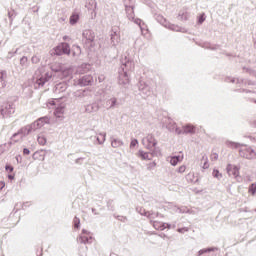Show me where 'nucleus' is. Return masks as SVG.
Masks as SVG:
<instances>
[{"label":"nucleus","mask_w":256,"mask_h":256,"mask_svg":"<svg viewBox=\"0 0 256 256\" xmlns=\"http://www.w3.org/2000/svg\"><path fill=\"white\" fill-rule=\"evenodd\" d=\"M71 53V48L67 43H61L56 48H54L53 55H69Z\"/></svg>","instance_id":"1"},{"label":"nucleus","mask_w":256,"mask_h":256,"mask_svg":"<svg viewBox=\"0 0 256 256\" xmlns=\"http://www.w3.org/2000/svg\"><path fill=\"white\" fill-rule=\"evenodd\" d=\"M94 240L95 239L93 238V235L91 234V232L87 230H82V233L77 238L78 243H84L85 245L86 243H93Z\"/></svg>","instance_id":"2"},{"label":"nucleus","mask_w":256,"mask_h":256,"mask_svg":"<svg viewBox=\"0 0 256 256\" xmlns=\"http://www.w3.org/2000/svg\"><path fill=\"white\" fill-rule=\"evenodd\" d=\"M142 143L146 149H153L155 145H157V140L151 134H148L145 138H143Z\"/></svg>","instance_id":"3"},{"label":"nucleus","mask_w":256,"mask_h":256,"mask_svg":"<svg viewBox=\"0 0 256 256\" xmlns=\"http://www.w3.org/2000/svg\"><path fill=\"white\" fill-rule=\"evenodd\" d=\"M227 171L229 175L233 177H239V167L229 164L227 166Z\"/></svg>","instance_id":"4"},{"label":"nucleus","mask_w":256,"mask_h":256,"mask_svg":"<svg viewBox=\"0 0 256 256\" xmlns=\"http://www.w3.org/2000/svg\"><path fill=\"white\" fill-rule=\"evenodd\" d=\"M176 133L181 135V133H191L193 131V126H184V127H176Z\"/></svg>","instance_id":"5"},{"label":"nucleus","mask_w":256,"mask_h":256,"mask_svg":"<svg viewBox=\"0 0 256 256\" xmlns=\"http://www.w3.org/2000/svg\"><path fill=\"white\" fill-rule=\"evenodd\" d=\"M153 227L157 231H164V229H167L168 225L163 223V222H160V221H154L153 222Z\"/></svg>","instance_id":"6"},{"label":"nucleus","mask_w":256,"mask_h":256,"mask_svg":"<svg viewBox=\"0 0 256 256\" xmlns=\"http://www.w3.org/2000/svg\"><path fill=\"white\" fill-rule=\"evenodd\" d=\"M83 35L86 37V39H88V41H95V33L92 31L86 30Z\"/></svg>","instance_id":"7"},{"label":"nucleus","mask_w":256,"mask_h":256,"mask_svg":"<svg viewBox=\"0 0 256 256\" xmlns=\"http://www.w3.org/2000/svg\"><path fill=\"white\" fill-rule=\"evenodd\" d=\"M181 161H183V155L181 156H174L170 158V163L175 166L177 165V163H181Z\"/></svg>","instance_id":"8"},{"label":"nucleus","mask_w":256,"mask_h":256,"mask_svg":"<svg viewBox=\"0 0 256 256\" xmlns=\"http://www.w3.org/2000/svg\"><path fill=\"white\" fill-rule=\"evenodd\" d=\"M93 78L91 76H85L82 78L81 84L84 86L91 85Z\"/></svg>","instance_id":"9"},{"label":"nucleus","mask_w":256,"mask_h":256,"mask_svg":"<svg viewBox=\"0 0 256 256\" xmlns=\"http://www.w3.org/2000/svg\"><path fill=\"white\" fill-rule=\"evenodd\" d=\"M65 113V109L63 107L56 108L54 115L55 117H63V114Z\"/></svg>","instance_id":"10"},{"label":"nucleus","mask_w":256,"mask_h":256,"mask_svg":"<svg viewBox=\"0 0 256 256\" xmlns=\"http://www.w3.org/2000/svg\"><path fill=\"white\" fill-rule=\"evenodd\" d=\"M79 21V14H73L70 17V23L71 25H75V23H77Z\"/></svg>","instance_id":"11"},{"label":"nucleus","mask_w":256,"mask_h":256,"mask_svg":"<svg viewBox=\"0 0 256 256\" xmlns=\"http://www.w3.org/2000/svg\"><path fill=\"white\" fill-rule=\"evenodd\" d=\"M74 229H79V225H81V220L78 217H75L73 220Z\"/></svg>","instance_id":"12"},{"label":"nucleus","mask_w":256,"mask_h":256,"mask_svg":"<svg viewBox=\"0 0 256 256\" xmlns=\"http://www.w3.org/2000/svg\"><path fill=\"white\" fill-rule=\"evenodd\" d=\"M248 193H251V195H255V193H256V184L255 183L250 185Z\"/></svg>","instance_id":"13"},{"label":"nucleus","mask_w":256,"mask_h":256,"mask_svg":"<svg viewBox=\"0 0 256 256\" xmlns=\"http://www.w3.org/2000/svg\"><path fill=\"white\" fill-rule=\"evenodd\" d=\"M139 155H140L141 159H143L144 161L147 160V159H150V158H149V153L140 151V152H139Z\"/></svg>","instance_id":"14"},{"label":"nucleus","mask_w":256,"mask_h":256,"mask_svg":"<svg viewBox=\"0 0 256 256\" xmlns=\"http://www.w3.org/2000/svg\"><path fill=\"white\" fill-rule=\"evenodd\" d=\"M210 159L212 161H217V159H219V154L217 152H212L210 155Z\"/></svg>","instance_id":"15"},{"label":"nucleus","mask_w":256,"mask_h":256,"mask_svg":"<svg viewBox=\"0 0 256 256\" xmlns=\"http://www.w3.org/2000/svg\"><path fill=\"white\" fill-rule=\"evenodd\" d=\"M38 143H39V145H45V143H47V139H45V137H43V136H39Z\"/></svg>","instance_id":"16"},{"label":"nucleus","mask_w":256,"mask_h":256,"mask_svg":"<svg viewBox=\"0 0 256 256\" xmlns=\"http://www.w3.org/2000/svg\"><path fill=\"white\" fill-rule=\"evenodd\" d=\"M205 21V14H200L198 17V23L201 25Z\"/></svg>","instance_id":"17"},{"label":"nucleus","mask_w":256,"mask_h":256,"mask_svg":"<svg viewBox=\"0 0 256 256\" xmlns=\"http://www.w3.org/2000/svg\"><path fill=\"white\" fill-rule=\"evenodd\" d=\"M210 251H213V249L201 250V251L199 252V256H204L205 253H209Z\"/></svg>","instance_id":"18"},{"label":"nucleus","mask_w":256,"mask_h":256,"mask_svg":"<svg viewBox=\"0 0 256 256\" xmlns=\"http://www.w3.org/2000/svg\"><path fill=\"white\" fill-rule=\"evenodd\" d=\"M186 169H187V167H185V166H180V167L178 168V173H185Z\"/></svg>","instance_id":"19"},{"label":"nucleus","mask_w":256,"mask_h":256,"mask_svg":"<svg viewBox=\"0 0 256 256\" xmlns=\"http://www.w3.org/2000/svg\"><path fill=\"white\" fill-rule=\"evenodd\" d=\"M89 5H93V6H94V9H97V1L91 0V1L89 2Z\"/></svg>","instance_id":"20"},{"label":"nucleus","mask_w":256,"mask_h":256,"mask_svg":"<svg viewBox=\"0 0 256 256\" xmlns=\"http://www.w3.org/2000/svg\"><path fill=\"white\" fill-rule=\"evenodd\" d=\"M4 188H5V182L0 181V191H3Z\"/></svg>","instance_id":"21"},{"label":"nucleus","mask_w":256,"mask_h":256,"mask_svg":"<svg viewBox=\"0 0 256 256\" xmlns=\"http://www.w3.org/2000/svg\"><path fill=\"white\" fill-rule=\"evenodd\" d=\"M137 143H138V141L134 139L131 141L130 146L135 147V145H137Z\"/></svg>","instance_id":"22"},{"label":"nucleus","mask_w":256,"mask_h":256,"mask_svg":"<svg viewBox=\"0 0 256 256\" xmlns=\"http://www.w3.org/2000/svg\"><path fill=\"white\" fill-rule=\"evenodd\" d=\"M213 175L216 177H221V174H219V170H214Z\"/></svg>","instance_id":"23"},{"label":"nucleus","mask_w":256,"mask_h":256,"mask_svg":"<svg viewBox=\"0 0 256 256\" xmlns=\"http://www.w3.org/2000/svg\"><path fill=\"white\" fill-rule=\"evenodd\" d=\"M23 153H24V155H29V153H31V151H29V149H27V148H24Z\"/></svg>","instance_id":"24"},{"label":"nucleus","mask_w":256,"mask_h":256,"mask_svg":"<svg viewBox=\"0 0 256 256\" xmlns=\"http://www.w3.org/2000/svg\"><path fill=\"white\" fill-rule=\"evenodd\" d=\"M8 179H9L10 181H13V179H15V175L9 174V175H8Z\"/></svg>","instance_id":"25"},{"label":"nucleus","mask_w":256,"mask_h":256,"mask_svg":"<svg viewBox=\"0 0 256 256\" xmlns=\"http://www.w3.org/2000/svg\"><path fill=\"white\" fill-rule=\"evenodd\" d=\"M6 171L13 172V167L12 166H6Z\"/></svg>","instance_id":"26"},{"label":"nucleus","mask_w":256,"mask_h":256,"mask_svg":"<svg viewBox=\"0 0 256 256\" xmlns=\"http://www.w3.org/2000/svg\"><path fill=\"white\" fill-rule=\"evenodd\" d=\"M240 155H241L242 157H246V158H247V155L245 154V150H241V151H240Z\"/></svg>","instance_id":"27"},{"label":"nucleus","mask_w":256,"mask_h":256,"mask_svg":"<svg viewBox=\"0 0 256 256\" xmlns=\"http://www.w3.org/2000/svg\"><path fill=\"white\" fill-rule=\"evenodd\" d=\"M203 167L204 169H209V163L205 162Z\"/></svg>","instance_id":"28"},{"label":"nucleus","mask_w":256,"mask_h":256,"mask_svg":"<svg viewBox=\"0 0 256 256\" xmlns=\"http://www.w3.org/2000/svg\"><path fill=\"white\" fill-rule=\"evenodd\" d=\"M4 77H5V73L0 72V79H4Z\"/></svg>","instance_id":"29"},{"label":"nucleus","mask_w":256,"mask_h":256,"mask_svg":"<svg viewBox=\"0 0 256 256\" xmlns=\"http://www.w3.org/2000/svg\"><path fill=\"white\" fill-rule=\"evenodd\" d=\"M2 115H5V110H1Z\"/></svg>","instance_id":"30"},{"label":"nucleus","mask_w":256,"mask_h":256,"mask_svg":"<svg viewBox=\"0 0 256 256\" xmlns=\"http://www.w3.org/2000/svg\"><path fill=\"white\" fill-rule=\"evenodd\" d=\"M63 39H64V41H67V36H64Z\"/></svg>","instance_id":"31"},{"label":"nucleus","mask_w":256,"mask_h":256,"mask_svg":"<svg viewBox=\"0 0 256 256\" xmlns=\"http://www.w3.org/2000/svg\"><path fill=\"white\" fill-rule=\"evenodd\" d=\"M112 145H115V141H114V142H112Z\"/></svg>","instance_id":"32"}]
</instances>
